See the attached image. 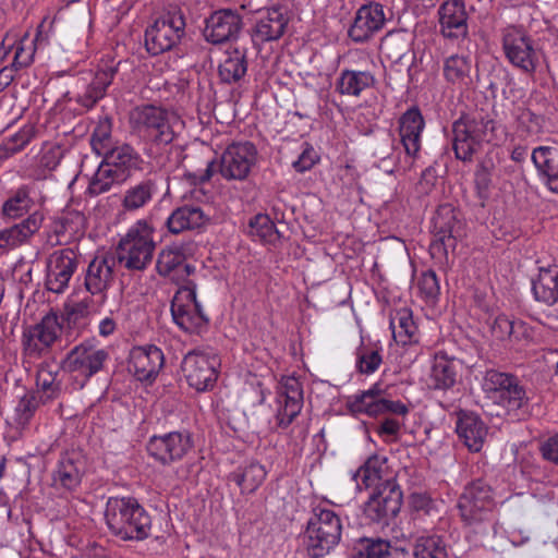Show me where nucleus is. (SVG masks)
I'll return each mask as SVG.
<instances>
[{"label":"nucleus","mask_w":558,"mask_h":558,"mask_svg":"<svg viewBox=\"0 0 558 558\" xmlns=\"http://www.w3.org/2000/svg\"><path fill=\"white\" fill-rule=\"evenodd\" d=\"M110 532L122 541H144L151 530V518L133 497H110L105 510Z\"/></svg>","instance_id":"f257e3e1"},{"label":"nucleus","mask_w":558,"mask_h":558,"mask_svg":"<svg viewBox=\"0 0 558 558\" xmlns=\"http://www.w3.org/2000/svg\"><path fill=\"white\" fill-rule=\"evenodd\" d=\"M342 529V520L333 510L314 508L304 532L307 554L312 558L328 555L340 543Z\"/></svg>","instance_id":"f03ea898"},{"label":"nucleus","mask_w":558,"mask_h":558,"mask_svg":"<svg viewBox=\"0 0 558 558\" xmlns=\"http://www.w3.org/2000/svg\"><path fill=\"white\" fill-rule=\"evenodd\" d=\"M155 248L154 228L146 220H138L120 240L117 258L124 268L143 271L151 264Z\"/></svg>","instance_id":"7ed1b4c3"},{"label":"nucleus","mask_w":558,"mask_h":558,"mask_svg":"<svg viewBox=\"0 0 558 558\" xmlns=\"http://www.w3.org/2000/svg\"><path fill=\"white\" fill-rule=\"evenodd\" d=\"M496 122L482 113L463 114L452 124V147L457 159L471 161L483 142L493 140Z\"/></svg>","instance_id":"20e7f679"},{"label":"nucleus","mask_w":558,"mask_h":558,"mask_svg":"<svg viewBox=\"0 0 558 558\" xmlns=\"http://www.w3.org/2000/svg\"><path fill=\"white\" fill-rule=\"evenodd\" d=\"M178 122L174 113L154 105L137 106L130 113L132 130L156 145L166 146L174 140V124Z\"/></svg>","instance_id":"39448f33"},{"label":"nucleus","mask_w":558,"mask_h":558,"mask_svg":"<svg viewBox=\"0 0 558 558\" xmlns=\"http://www.w3.org/2000/svg\"><path fill=\"white\" fill-rule=\"evenodd\" d=\"M185 17L174 7L157 17L145 31V47L151 56H158L177 47L185 34Z\"/></svg>","instance_id":"423d86ee"},{"label":"nucleus","mask_w":558,"mask_h":558,"mask_svg":"<svg viewBox=\"0 0 558 558\" xmlns=\"http://www.w3.org/2000/svg\"><path fill=\"white\" fill-rule=\"evenodd\" d=\"M501 44L508 62L523 74L533 75L539 64V51L529 33L517 25L501 29Z\"/></svg>","instance_id":"0eeeda50"},{"label":"nucleus","mask_w":558,"mask_h":558,"mask_svg":"<svg viewBox=\"0 0 558 558\" xmlns=\"http://www.w3.org/2000/svg\"><path fill=\"white\" fill-rule=\"evenodd\" d=\"M347 407L353 414H364L377 417L386 414L405 416L409 408L399 400L386 398V388L380 381L373 384L368 389L350 396Z\"/></svg>","instance_id":"6e6552de"},{"label":"nucleus","mask_w":558,"mask_h":558,"mask_svg":"<svg viewBox=\"0 0 558 558\" xmlns=\"http://www.w3.org/2000/svg\"><path fill=\"white\" fill-rule=\"evenodd\" d=\"M495 508L494 490L482 480L468 484L458 500L459 514L466 525L487 521Z\"/></svg>","instance_id":"1a4fd4ad"},{"label":"nucleus","mask_w":558,"mask_h":558,"mask_svg":"<svg viewBox=\"0 0 558 558\" xmlns=\"http://www.w3.org/2000/svg\"><path fill=\"white\" fill-rule=\"evenodd\" d=\"M220 364L215 352L194 350L184 356L181 368L187 385L197 392H204L216 385Z\"/></svg>","instance_id":"9d476101"},{"label":"nucleus","mask_w":558,"mask_h":558,"mask_svg":"<svg viewBox=\"0 0 558 558\" xmlns=\"http://www.w3.org/2000/svg\"><path fill=\"white\" fill-rule=\"evenodd\" d=\"M108 360L107 350L90 342H82L66 353L61 367L74 378L81 379V387H83L94 375L104 369Z\"/></svg>","instance_id":"9b49d317"},{"label":"nucleus","mask_w":558,"mask_h":558,"mask_svg":"<svg viewBox=\"0 0 558 558\" xmlns=\"http://www.w3.org/2000/svg\"><path fill=\"white\" fill-rule=\"evenodd\" d=\"M173 322L185 332H195L203 327L208 318L196 300V286L187 281L179 288L171 302Z\"/></svg>","instance_id":"f8f14e48"},{"label":"nucleus","mask_w":558,"mask_h":558,"mask_svg":"<svg viewBox=\"0 0 558 558\" xmlns=\"http://www.w3.org/2000/svg\"><path fill=\"white\" fill-rule=\"evenodd\" d=\"M192 434L187 430H175L149 438L146 449L156 462L170 465L179 462L193 449Z\"/></svg>","instance_id":"ddd939ff"},{"label":"nucleus","mask_w":558,"mask_h":558,"mask_svg":"<svg viewBox=\"0 0 558 558\" xmlns=\"http://www.w3.org/2000/svg\"><path fill=\"white\" fill-rule=\"evenodd\" d=\"M483 389L509 413L520 410L526 403L525 390L519 385L518 378L510 374L487 371Z\"/></svg>","instance_id":"4468645a"},{"label":"nucleus","mask_w":558,"mask_h":558,"mask_svg":"<svg viewBox=\"0 0 558 558\" xmlns=\"http://www.w3.org/2000/svg\"><path fill=\"white\" fill-rule=\"evenodd\" d=\"M257 162V149L250 142H233L222 153L219 172L228 181H244Z\"/></svg>","instance_id":"2eb2a0df"},{"label":"nucleus","mask_w":558,"mask_h":558,"mask_svg":"<svg viewBox=\"0 0 558 558\" xmlns=\"http://www.w3.org/2000/svg\"><path fill=\"white\" fill-rule=\"evenodd\" d=\"M61 325L56 313L45 315L41 320L25 329L22 336L23 353L28 359L46 354L58 339Z\"/></svg>","instance_id":"dca6fc26"},{"label":"nucleus","mask_w":558,"mask_h":558,"mask_svg":"<svg viewBox=\"0 0 558 558\" xmlns=\"http://www.w3.org/2000/svg\"><path fill=\"white\" fill-rule=\"evenodd\" d=\"M165 365V355L155 344L133 347L128 359V369L145 386L153 385Z\"/></svg>","instance_id":"f3484780"},{"label":"nucleus","mask_w":558,"mask_h":558,"mask_svg":"<svg viewBox=\"0 0 558 558\" xmlns=\"http://www.w3.org/2000/svg\"><path fill=\"white\" fill-rule=\"evenodd\" d=\"M459 216V211L450 204H444L437 208L432 220L434 250L447 253L448 248H454L458 239L464 236V223Z\"/></svg>","instance_id":"a211bd4d"},{"label":"nucleus","mask_w":558,"mask_h":558,"mask_svg":"<svg viewBox=\"0 0 558 558\" xmlns=\"http://www.w3.org/2000/svg\"><path fill=\"white\" fill-rule=\"evenodd\" d=\"M276 421L280 428H287L301 413L303 408V388L298 378L282 377L277 387Z\"/></svg>","instance_id":"6ab92c4d"},{"label":"nucleus","mask_w":558,"mask_h":558,"mask_svg":"<svg viewBox=\"0 0 558 558\" xmlns=\"http://www.w3.org/2000/svg\"><path fill=\"white\" fill-rule=\"evenodd\" d=\"M78 255L72 248L52 252L47 258L46 287L49 291L61 294L77 269Z\"/></svg>","instance_id":"aec40b11"},{"label":"nucleus","mask_w":558,"mask_h":558,"mask_svg":"<svg viewBox=\"0 0 558 558\" xmlns=\"http://www.w3.org/2000/svg\"><path fill=\"white\" fill-rule=\"evenodd\" d=\"M242 26V16L236 10L220 9L206 19L204 37L214 45L228 43L238 38Z\"/></svg>","instance_id":"412c9836"},{"label":"nucleus","mask_w":558,"mask_h":558,"mask_svg":"<svg viewBox=\"0 0 558 558\" xmlns=\"http://www.w3.org/2000/svg\"><path fill=\"white\" fill-rule=\"evenodd\" d=\"M402 492L399 485L379 488L368 498L364 507L365 515L378 524H388L400 511Z\"/></svg>","instance_id":"4be33fe9"},{"label":"nucleus","mask_w":558,"mask_h":558,"mask_svg":"<svg viewBox=\"0 0 558 558\" xmlns=\"http://www.w3.org/2000/svg\"><path fill=\"white\" fill-rule=\"evenodd\" d=\"M353 480L360 489L362 485L364 488L374 487L375 490L398 485L388 464V458L381 454H373L367 458L354 473Z\"/></svg>","instance_id":"5701e85b"},{"label":"nucleus","mask_w":558,"mask_h":558,"mask_svg":"<svg viewBox=\"0 0 558 558\" xmlns=\"http://www.w3.org/2000/svg\"><path fill=\"white\" fill-rule=\"evenodd\" d=\"M385 22L384 7L380 3H365L357 9L348 35L355 43L367 41L384 27Z\"/></svg>","instance_id":"b1692460"},{"label":"nucleus","mask_w":558,"mask_h":558,"mask_svg":"<svg viewBox=\"0 0 558 558\" xmlns=\"http://www.w3.org/2000/svg\"><path fill=\"white\" fill-rule=\"evenodd\" d=\"M85 473V459L76 451L63 453L52 471V487L63 492L76 490Z\"/></svg>","instance_id":"393cba45"},{"label":"nucleus","mask_w":558,"mask_h":558,"mask_svg":"<svg viewBox=\"0 0 558 558\" xmlns=\"http://www.w3.org/2000/svg\"><path fill=\"white\" fill-rule=\"evenodd\" d=\"M289 19L281 8H269L259 11L252 28L254 45H263L282 37L288 26Z\"/></svg>","instance_id":"a878e982"},{"label":"nucleus","mask_w":558,"mask_h":558,"mask_svg":"<svg viewBox=\"0 0 558 558\" xmlns=\"http://www.w3.org/2000/svg\"><path fill=\"white\" fill-rule=\"evenodd\" d=\"M425 121L421 110L413 106L403 112L398 120L400 142L408 157L414 159L421 150L422 133Z\"/></svg>","instance_id":"bb28decb"},{"label":"nucleus","mask_w":558,"mask_h":558,"mask_svg":"<svg viewBox=\"0 0 558 558\" xmlns=\"http://www.w3.org/2000/svg\"><path fill=\"white\" fill-rule=\"evenodd\" d=\"M114 266L113 256H96L86 269L84 286L90 294L100 295L101 303L106 301L107 290L113 283Z\"/></svg>","instance_id":"cd10ccee"},{"label":"nucleus","mask_w":558,"mask_h":558,"mask_svg":"<svg viewBox=\"0 0 558 558\" xmlns=\"http://www.w3.org/2000/svg\"><path fill=\"white\" fill-rule=\"evenodd\" d=\"M440 33L448 38H465L469 13L463 0H447L438 9Z\"/></svg>","instance_id":"c85d7f7f"},{"label":"nucleus","mask_w":558,"mask_h":558,"mask_svg":"<svg viewBox=\"0 0 558 558\" xmlns=\"http://www.w3.org/2000/svg\"><path fill=\"white\" fill-rule=\"evenodd\" d=\"M44 215L40 211H33L21 222L0 230V250L9 252L25 243L40 229Z\"/></svg>","instance_id":"c756f323"},{"label":"nucleus","mask_w":558,"mask_h":558,"mask_svg":"<svg viewBox=\"0 0 558 558\" xmlns=\"http://www.w3.org/2000/svg\"><path fill=\"white\" fill-rule=\"evenodd\" d=\"M120 62L113 60L101 62L88 83L85 92L77 96L76 101L86 109L93 108L107 93V88L112 83Z\"/></svg>","instance_id":"7c9ffc66"},{"label":"nucleus","mask_w":558,"mask_h":558,"mask_svg":"<svg viewBox=\"0 0 558 558\" xmlns=\"http://www.w3.org/2000/svg\"><path fill=\"white\" fill-rule=\"evenodd\" d=\"M460 371V362L450 356L446 351L439 350L435 353L430 373L429 387L435 390H448L457 383Z\"/></svg>","instance_id":"2f4dec72"},{"label":"nucleus","mask_w":558,"mask_h":558,"mask_svg":"<svg viewBox=\"0 0 558 558\" xmlns=\"http://www.w3.org/2000/svg\"><path fill=\"white\" fill-rule=\"evenodd\" d=\"M101 156H104L101 161L112 168L125 181L134 171L141 169L143 161L134 147L125 143L111 147Z\"/></svg>","instance_id":"473e14b6"},{"label":"nucleus","mask_w":558,"mask_h":558,"mask_svg":"<svg viewBox=\"0 0 558 558\" xmlns=\"http://www.w3.org/2000/svg\"><path fill=\"white\" fill-rule=\"evenodd\" d=\"M456 430L470 451H481L487 436V427L477 414L461 412L457 421Z\"/></svg>","instance_id":"72a5a7b5"},{"label":"nucleus","mask_w":558,"mask_h":558,"mask_svg":"<svg viewBox=\"0 0 558 558\" xmlns=\"http://www.w3.org/2000/svg\"><path fill=\"white\" fill-rule=\"evenodd\" d=\"M531 159L544 184L558 193V147L538 146L533 149Z\"/></svg>","instance_id":"f704fd0d"},{"label":"nucleus","mask_w":558,"mask_h":558,"mask_svg":"<svg viewBox=\"0 0 558 558\" xmlns=\"http://www.w3.org/2000/svg\"><path fill=\"white\" fill-rule=\"evenodd\" d=\"M208 216L195 205H184L174 209L168 217L166 225L171 233L178 234L186 230L203 227Z\"/></svg>","instance_id":"c9c22d12"},{"label":"nucleus","mask_w":558,"mask_h":558,"mask_svg":"<svg viewBox=\"0 0 558 558\" xmlns=\"http://www.w3.org/2000/svg\"><path fill=\"white\" fill-rule=\"evenodd\" d=\"M34 186L23 184L16 190L11 191L1 206V215L4 219L15 220L25 215H31V210L35 206L32 194Z\"/></svg>","instance_id":"e433bc0d"},{"label":"nucleus","mask_w":558,"mask_h":558,"mask_svg":"<svg viewBox=\"0 0 558 558\" xmlns=\"http://www.w3.org/2000/svg\"><path fill=\"white\" fill-rule=\"evenodd\" d=\"M376 78L369 71L344 69L335 83V90L342 96L359 97L365 89L375 85Z\"/></svg>","instance_id":"4c0bfd02"},{"label":"nucleus","mask_w":558,"mask_h":558,"mask_svg":"<svg viewBox=\"0 0 558 558\" xmlns=\"http://www.w3.org/2000/svg\"><path fill=\"white\" fill-rule=\"evenodd\" d=\"M159 187L154 179H144L125 190L122 208L126 213H135L151 203Z\"/></svg>","instance_id":"58836bf2"},{"label":"nucleus","mask_w":558,"mask_h":558,"mask_svg":"<svg viewBox=\"0 0 558 558\" xmlns=\"http://www.w3.org/2000/svg\"><path fill=\"white\" fill-rule=\"evenodd\" d=\"M389 325L397 343L408 345L418 342L417 326L410 308L401 307L391 312Z\"/></svg>","instance_id":"ea45409f"},{"label":"nucleus","mask_w":558,"mask_h":558,"mask_svg":"<svg viewBox=\"0 0 558 558\" xmlns=\"http://www.w3.org/2000/svg\"><path fill=\"white\" fill-rule=\"evenodd\" d=\"M60 368L62 367L47 362L38 366L36 387L43 403L56 400L60 396L62 389V381L59 378Z\"/></svg>","instance_id":"a19ab883"},{"label":"nucleus","mask_w":558,"mask_h":558,"mask_svg":"<svg viewBox=\"0 0 558 558\" xmlns=\"http://www.w3.org/2000/svg\"><path fill=\"white\" fill-rule=\"evenodd\" d=\"M532 291L536 301L546 305L558 302V266L539 267L538 276L532 281Z\"/></svg>","instance_id":"79ce46f5"},{"label":"nucleus","mask_w":558,"mask_h":558,"mask_svg":"<svg viewBox=\"0 0 558 558\" xmlns=\"http://www.w3.org/2000/svg\"><path fill=\"white\" fill-rule=\"evenodd\" d=\"M266 476L267 471L263 464L250 461L231 472L229 480L239 486L241 494H254L264 483Z\"/></svg>","instance_id":"37998d69"},{"label":"nucleus","mask_w":558,"mask_h":558,"mask_svg":"<svg viewBox=\"0 0 558 558\" xmlns=\"http://www.w3.org/2000/svg\"><path fill=\"white\" fill-rule=\"evenodd\" d=\"M246 72V52L240 49L227 51L218 68L220 80L227 84L238 83L244 77Z\"/></svg>","instance_id":"c03bdc74"},{"label":"nucleus","mask_w":558,"mask_h":558,"mask_svg":"<svg viewBox=\"0 0 558 558\" xmlns=\"http://www.w3.org/2000/svg\"><path fill=\"white\" fill-rule=\"evenodd\" d=\"M124 182L125 180L121 179L112 168H109L108 165L101 161L93 177L89 179L86 193L89 196L95 197L109 192L114 185H120Z\"/></svg>","instance_id":"a18cd8bd"},{"label":"nucleus","mask_w":558,"mask_h":558,"mask_svg":"<svg viewBox=\"0 0 558 558\" xmlns=\"http://www.w3.org/2000/svg\"><path fill=\"white\" fill-rule=\"evenodd\" d=\"M247 234L254 241H260L266 244H275L280 239V233L275 222L265 214H257L250 219Z\"/></svg>","instance_id":"49530a36"},{"label":"nucleus","mask_w":558,"mask_h":558,"mask_svg":"<svg viewBox=\"0 0 558 558\" xmlns=\"http://www.w3.org/2000/svg\"><path fill=\"white\" fill-rule=\"evenodd\" d=\"M35 135L32 125H24L17 132L9 135L0 143V161H4L23 150Z\"/></svg>","instance_id":"de8ad7c7"},{"label":"nucleus","mask_w":558,"mask_h":558,"mask_svg":"<svg viewBox=\"0 0 558 558\" xmlns=\"http://www.w3.org/2000/svg\"><path fill=\"white\" fill-rule=\"evenodd\" d=\"M390 543L381 538L361 537L352 547L351 558H387Z\"/></svg>","instance_id":"09e8293b"},{"label":"nucleus","mask_w":558,"mask_h":558,"mask_svg":"<svg viewBox=\"0 0 558 558\" xmlns=\"http://www.w3.org/2000/svg\"><path fill=\"white\" fill-rule=\"evenodd\" d=\"M471 71V61L465 56L452 54L444 62L445 78L458 85L466 84Z\"/></svg>","instance_id":"8fccbe9b"},{"label":"nucleus","mask_w":558,"mask_h":558,"mask_svg":"<svg viewBox=\"0 0 558 558\" xmlns=\"http://www.w3.org/2000/svg\"><path fill=\"white\" fill-rule=\"evenodd\" d=\"M184 260L185 256L181 246H167L158 255L156 270L160 276L169 277L177 271H181Z\"/></svg>","instance_id":"3c124183"},{"label":"nucleus","mask_w":558,"mask_h":558,"mask_svg":"<svg viewBox=\"0 0 558 558\" xmlns=\"http://www.w3.org/2000/svg\"><path fill=\"white\" fill-rule=\"evenodd\" d=\"M414 558H448L444 539L438 535H423L416 538Z\"/></svg>","instance_id":"603ef678"},{"label":"nucleus","mask_w":558,"mask_h":558,"mask_svg":"<svg viewBox=\"0 0 558 558\" xmlns=\"http://www.w3.org/2000/svg\"><path fill=\"white\" fill-rule=\"evenodd\" d=\"M494 170L495 163L490 158L484 159L475 169L474 185L476 195L482 201V205H484L485 201L489 197Z\"/></svg>","instance_id":"864d4df0"},{"label":"nucleus","mask_w":558,"mask_h":558,"mask_svg":"<svg viewBox=\"0 0 558 558\" xmlns=\"http://www.w3.org/2000/svg\"><path fill=\"white\" fill-rule=\"evenodd\" d=\"M111 132V119L109 117L100 118L90 136L92 148L97 155L100 156L113 147Z\"/></svg>","instance_id":"5fc2aeb1"},{"label":"nucleus","mask_w":558,"mask_h":558,"mask_svg":"<svg viewBox=\"0 0 558 558\" xmlns=\"http://www.w3.org/2000/svg\"><path fill=\"white\" fill-rule=\"evenodd\" d=\"M383 363L380 349L361 347L356 350L355 366L361 374L375 373Z\"/></svg>","instance_id":"6e6d98bb"},{"label":"nucleus","mask_w":558,"mask_h":558,"mask_svg":"<svg viewBox=\"0 0 558 558\" xmlns=\"http://www.w3.org/2000/svg\"><path fill=\"white\" fill-rule=\"evenodd\" d=\"M14 49L13 61L10 65L16 71L31 66L34 62L37 48L34 43L31 41L27 34H25L19 41H15Z\"/></svg>","instance_id":"4d7b16f0"},{"label":"nucleus","mask_w":558,"mask_h":558,"mask_svg":"<svg viewBox=\"0 0 558 558\" xmlns=\"http://www.w3.org/2000/svg\"><path fill=\"white\" fill-rule=\"evenodd\" d=\"M514 118L517 121L518 130L525 133L526 135L538 134L543 129V117L535 114L527 108H515Z\"/></svg>","instance_id":"13d9d810"},{"label":"nucleus","mask_w":558,"mask_h":558,"mask_svg":"<svg viewBox=\"0 0 558 558\" xmlns=\"http://www.w3.org/2000/svg\"><path fill=\"white\" fill-rule=\"evenodd\" d=\"M38 404L39 402L34 393H26L20 399L15 408L14 416V422L19 429L22 430L26 428L37 410Z\"/></svg>","instance_id":"bf43d9fd"},{"label":"nucleus","mask_w":558,"mask_h":558,"mask_svg":"<svg viewBox=\"0 0 558 558\" xmlns=\"http://www.w3.org/2000/svg\"><path fill=\"white\" fill-rule=\"evenodd\" d=\"M417 289L426 303H433L440 293V286L436 272L432 269L423 271L417 278Z\"/></svg>","instance_id":"052dcab7"},{"label":"nucleus","mask_w":558,"mask_h":558,"mask_svg":"<svg viewBox=\"0 0 558 558\" xmlns=\"http://www.w3.org/2000/svg\"><path fill=\"white\" fill-rule=\"evenodd\" d=\"M409 507L417 514L430 515L437 511V501L426 492H412L409 496Z\"/></svg>","instance_id":"680f3d73"},{"label":"nucleus","mask_w":558,"mask_h":558,"mask_svg":"<svg viewBox=\"0 0 558 558\" xmlns=\"http://www.w3.org/2000/svg\"><path fill=\"white\" fill-rule=\"evenodd\" d=\"M302 147L298 159L292 162L293 169L300 173L311 170L320 159L316 149L308 143H304Z\"/></svg>","instance_id":"e2e57ef3"},{"label":"nucleus","mask_w":558,"mask_h":558,"mask_svg":"<svg viewBox=\"0 0 558 558\" xmlns=\"http://www.w3.org/2000/svg\"><path fill=\"white\" fill-rule=\"evenodd\" d=\"M542 457L556 465H558V434L549 436L539 445Z\"/></svg>","instance_id":"0e129e2a"},{"label":"nucleus","mask_w":558,"mask_h":558,"mask_svg":"<svg viewBox=\"0 0 558 558\" xmlns=\"http://www.w3.org/2000/svg\"><path fill=\"white\" fill-rule=\"evenodd\" d=\"M214 173V161L207 160L205 168L196 171H186L184 177L194 185L203 184L210 180Z\"/></svg>","instance_id":"69168bd1"},{"label":"nucleus","mask_w":558,"mask_h":558,"mask_svg":"<svg viewBox=\"0 0 558 558\" xmlns=\"http://www.w3.org/2000/svg\"><path fill=\"white\" fill-rule=\"evenodd\" d=\"M401 428V423L397 418L386 417L383 422H380L375 432L381 438L391 437L397 438Z\"/></svg>","instance_id":"338daca9"},{"label":"nucleus","mask_w":558,"mask_h":558,"mask_svg":"<svg viewBox=\"0 0 558 558\" xmlns=\"http://www.w3.org/2000/svg\"><path fill=\"white\" fill-rule=\"evenodd\" d=\"M59 161H60V150L56 146H52V147L46 149L43 153L41 158H40L41 166L49 170L56 169Z\"/></svg>","instance_id":"774afa93"}]
</instances>
